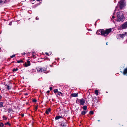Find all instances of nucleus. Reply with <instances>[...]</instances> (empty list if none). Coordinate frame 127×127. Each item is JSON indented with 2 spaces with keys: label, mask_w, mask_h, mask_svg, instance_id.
Listing matches in <instances>:
<instances>
[{
  "label": "nucleus",
  "mask_w": 127,
  "mask_h": 127,
  "mask_svg": "<svg viewBox=\"0 0 127 127\" xmlns=\"http://www.w3.org/2000/svg\"><path fill=\"white\" fill-rule=\"evenodd\" d=\"M112 31V29L111 28L109 29H107L105 30L103 29H101L98 30L96 32V33L98 34H101L104 37H106Z\"/></svg>",
  "instance_id": "f257e3e1"
},
{
  "label": "nucleus",
  "mask_w": 127,
  "mask_h": 127,
  "mask_svg": "<svg viewBox=\"0 0 127 127\" xmlns=\"http://www.w3.org/2000/svg\"><path fill=\"white\" fill-rule=\"evenodd\" d=\"M117 21H123L124 19V17L122 12H120L118 13Z\"/></svg>",
  "instance_id": "f03ea898"
},
{
  "label": "nucleus",
  "mask_w": 127,
  "mask_h": 127,
  "mask_svg": "<svg viewBox=\"0 0 127 127\" xmlns=\"http://www.w3.org/2000/svg\"><path fill=\"white\" fill-rule=\"evenodd\" d=\"M119 3L120 4V7L121 9L123 8L125 6V3L124 0H120Z\"/></svg>",
  "instance_id": "7ed1b4c3"
},
{
  "label": "nucleus",
  "mask_w": 127,
  "mask_h": 127,
  "mask_svg": "<svg viewBox=\"0 0 127 127\" xmlns=\"http://www.w3.org/2000/svg\"><path fill=\"white\" fill-rule=\"evenodd\" d=\"M121 28L122 29H125L127 28V21L122 25Z\"/></svg>",
  "instance_id": "20e7f679"
},
{
  "label": "nucleus",
  "mask_w": 127,
  "mask_h": 127,
  "mask_svg": "<svg viewBox=\"0 0 127 127\" xmlns=\"http://www.w3.org/2000/svg\"><path fill=\"white\" fill-rule=\"evenodd\" d=\"M79 102L80 104L83 105L85 103V100L83 98L81 99L80 100V102Z\"/></svg>",
  "instance_id": "39448f33"
},
{
  "label": "nucleus",
  "mask_w": 127,
  "mask_h": 127,
  "mask_svg": "<svg viewBox=\"0 0 127 127\" xmlns=\"http://www.w3.org/2000/svg\"><path fill=\"white\" fill-rule=\"evenodd\" d=\"M67 123L66 122H64L63 121L62 122L61 124L60 125V126L63 127H66L67 126Z\"/></svg>",
  "instance_id": "423d86ee"
},
{
  "label": "nucleus",
  "mask_w": 127,
  "mask_h": 127,
  "mask_svg": "<svg viewBox=\"0 0 127 127\" xmlns=\"http://www.w3.org/2000/svg\"><path fill=\"white\" fill-rule=\"evenodd\" d=\"M30 62L29 61H27V62L25 64V66L26 67L30 66Z\"/></svg>",
  "instance_id": "0eeeda50"
},
{
  "label": "nucleus",
  "mask_w": 127,
  "mask_h": 127,
  "mask_svg": "<svg viewBox=\"0 0 127 127\" xmlns=\"http://www.w3.org/2000/svg\"><path fill=\"white\" fill-rule=\"evenodd\" d=\"M72 96L74 97H77L78 96V93H73L71 94Z\"/></svg>",
  "instance_id": "6e6552de"
},
{
  "label": "nucleus",
  "mask_w": 127,
  "mask_h": 127,
  "mask_svg": "<svg viewBox=\"0 0 127 127\" xmlns=\"http://www.w3.org/2000/svg\"><path fill=\"white\" fill-rule=\"evenodd\" d=\"M51 111V109L49 108L46 110L45 113L47 114H48Z\"/></svg>",
  "instance_id": "1a4fd4ad"
},
{
  "label": "nucleus",
  "mask_w": 127,
  "mask_h": 127,
  "mask_svg": "<svg viewBox=\"0 0 127 127\" xmlns=\"http://www.w3.org/2000/svg\"><path fill=\"white\" fill-rule=\"evenodd\" d=\"M18 68H14L13 69L12 71L13 72H15L18 70Z\"/></svg>",
  "instance_id": "9d476101"
},
{
  "label": "nucleus",
  "mask_w": 127,
  "mask_h": 127,
  "mask_svg": "<svg viewBox=\"0 0 127 127\" xmlns=\"http://www.w3.org/2000/svg\"><path fill=\"white\" fill-rule=\"evenodd\" d=\"M87 112V111H83L82 112L81 114L82 115H84Z\"/></svg>",
  "instance_id": "9b49d317"
},
{
  "label": "nucleus",
  "mask_w": 127,
  "mask_h": 127,
  "mask_svg": "<svg viewBox=\"0 0 127 127\" xmlns=\"http://www.w3.org/2000/svg\"><path fill=\"white\" fill-rule=\"evenodd\" d=\"M46 68H42V72H43L45 73H47L46 72Z\"/></svg>",
  "instance_id": "f8f14e48"
},
{
  "label": "nucleus",
  "mask_w": 127,
  "mask_h": 127,
  "mask_svg": "<svg viewBox=\"0 0 127 127\" xmlns=\"http://www.w3.org/2000/svg\"><path fill=\"white\" fill-rule=\"evenodd\" d=\"M60 116H57L55 118V119L56 120H58L60 118Z\"/></svg>",
  "instance_id": "ddd939ff"
},
{
  "label": "nucleus",
  "mask_w": 127,
  "mask_h": 127,
  "mask_svg": "<svg viewBox=\"0 0 127 127\" xmlns=\"http://www.w3.org/2000/svg\"><path fill=\"white\" fill-rule=\"evenodd\" d=\"M98 90H95V93L96 94V95H98Z\"/></svg>",
  "instance_id": "4468645a"
},
{
  "label": "nucleus",
  "mask_w": 127,
  "mask_h": 127,
  "mask_svg": "<svg viewBox=\"0 0 127 127\" xmlns=\"http://www.w3.org/2000/svg\"><path fill=\"white\" fill-rule=\"evenodd\" d=\"M87 107L86 106H83V108L84 110H86L87 109Z\"/></svg>",
  "instance_id": "2eb2a0df"
},
{
  "label": "nucleus",
  "mask_w": 127,
  "mask_h": 127,
  "mask_svg": "<svg viewBox=\"0 0 127 127\" xmlns=\"http://www.w3.org/2000/svg\"><path fill=\"white\" fill-rule=\"evenodd\" d=\"M3 103L2 102H0V107H3Z\"/></svg>",
  "instance_id": "dca6fc26"
},
{
  "label": "nucleus",
  "mask_w": 127,
  "mask_h": 127,
  "mask_svg": "<svg viewBox=\"0 0 127 127\" xmlns=\"http://www.w3.org/2000/svg\"><path fill=\"white\" fill-rule=\"evenodd\" d=\"M3 119L5 120H6L7 119V118L6 117L4 116H3Z\"/></svg>",
  "instance_id": "f3484780"
},
{
  "label": "nucleus",
  "mask_w": 127,
  "mask_h": 127,
  "mask_svg": "<svg viewBox=\"0 0 127 127\" xmlns=\"http://www.w3.org/2000/svg\"><path fill=\"white\" fill-rule=\"evenodd\" d=\"M23 61L22 60H21L20 61H17V63H20L21 62H22Z\"/></svg>",
  "instance_id": "a211bd4d"
},
{
  "label": "nucleus",
  "mask_w": 127,
  "mask_h": 127,
  "mask_svg": "<svg viewBox=\"0 0 127 127\" xmlns=\"http://www.w3.org/2000/svg\"><path fill=\"white\" fill-rule=\"evenodd\" d=\"M54 92L55 93H56L57 92H58V90L57 89H55L54 90Z\"/></svg>",
  "instance_id": "6ab92c4d"
},
{
  "label": "nucleus",
  "mask_w": 127,
  "mask_h": 127,
  "mask_svg": "<svg viewBox=\"0 0 127 127\" xmlns=\"http://www.w3.org/2000/svg\"><path fill=\"white\" fill-rule=\"evenodd\" d=\"M38 71L39 72L41 71V72H42V68H39Z\"/></svg>",
  "instance_id": "aec40b11"
},
{
  "label": "nucleus",
  "mask_w": 127,
  "mask_h": 127,
  "mask_svg": "<svg viewBox=\"0 0 127 127\" xmlns=\"http://www.w3.org/2000/svg\"><path fill=\"white\" fill-rule=\"evenodd\" d=\"M12 109L11 108L8 109V112H10L12 111Z\"/></svg>",
  "instance_id": "412c9836"
},
{
  "label": "nucleus",
  "mask_w": 127,
  "mask_h": 127,
  "mask_svg": "<svg viewBox=\"0 0 127 127\" xmlns=\"http://www.w3.org/2000/svg\"><path fill=\"white\" fill-rule=\"evenodd\" d=\"M90 113L91 114H94V112L92 111H90Z\"/></svg>",
  "instance_id": "4be33fe9"
},
{
  "label": "nucleus",
  "mask_w": 127,
  "mask_h": 127,
  "mask_svg": "<svg viewBox=\"0 0 127 127\" xmlns=\"http://www.w3.org/2000/svg\"><path fill=\"white\" fill-rule=\"evenodd\" d=\"M3 125V124L2 123H1L0 124V126L2 127Z\"/></svg>",
  "instance_id": "5701e85b"
},
{
  "label": "nucleus",
  "mask_w": 127,
  "mask_h": 127,
  "mask_svg": "<svg viewBox=\"0 0 127 127\" xmlns=\"http://www.w3.org/2000/svg\"><path fill=\"white\" fill-rule=\"evenodd\" d=\"M15 55H13L12 56H10V58H12L15 56Z\"/></svg>",
  "instance_id": "b1692460"
},
{
  "label": "nucleus",
  "mask_w": 127,
  "mask_h": 127,
  "mask_svg": "<svg viewBox=\"0 0 127 127\" xmlns=\"http://www.w3.org/2000/svg\"><path fill=\"white\" fill-rule=\"evenodd\" d=\"M36 100L35 99H34L33 100V101L34 102H36Z\"/></svg>",
  "instance_id": "393cba45"
},
{
  "label": "nucleus",
  "mask_w": 127,
  "mask_h": 127,
  "mask_svg": "<svg viewBox=\"0 0 127 127\" xmlns=\"http://www.w3.org/2000/svg\"><path fill=\"white\" fill-rule=\"evenodd\" d=\"M58 95H60L59 93H60V94H61L62 95V93H61V92H58Z\"/></svg>",
  "instance_id": "a878e982"
},
{
  "label": "nucleus",
  "mask_w": 127,
  "mask_h": 127,
  "mask_svg": "<svg viewBox=\"0 0 127 127\" xmlns=\"http://www.w3.org/2000/svg\"><path fill=\"white\" fill-rule=\"evenodd\" d=\"M11 86H8V90H9V89H11Z\"/></svg>",
  "instance_id": "bb28decb"
},
{
  "label": "nucleus",
  "mask_w": 127,
  "mask_h": 127,
  "mask_svg": "<svg viewBox=\"0 0 127 127\" xmlns=\"http://www.w3.org/2000/svg\"><path fill=\"white\" fill-rule=\"evenodd\" d=\"M124 35L123 34H120V36L121 37H123V36Z\"/></svg>",
  "instance_id": "cd10ccee"
},
{
  "label": "nucleus",
  "mask_w": 127,
  "mask_h": 127,
  "mask_svg": "<svg viewBox=\"0 0 127 127\" xmlns=\"http://www.w3.org/2000/svg\"><path fill=\"white\" fill-rule=\"evenodd\" d=\"M6 88L7 89H8V85H6Z\"/></svg>",
  "instance_id": "c85d7f7f"
},
{
  "label": "nucleus",
  "mask_w": 127,
  "mask_h": 127,
  "mask_svg": "<svg viewBox=\"0 0 127 127\" xmlns=\"http://www.w3.org/2000/svg\"><path fill=\"white\" fill-rule=\"evenodd\" d=\"M36 20H38L39 19V18H38L37 17L36 18Z\"/></svg>",
  "instance_id": "c756f323"
},
{
  "label": "nucleus",
  "mask_w": 127,
  "mask_h": 127,
  "mask_svg": "<svg viewBox=\"0 0 127 127\" xmlns=\"http://www.w3.org/2000/svg\"><path fill=\"white\" fill-rule=\"evenodd\" d=\"M12 24V22H10L9 23V25H11Z\"/></svg>",
  "instance_id": "7c9ffc66"
},
{
  "label": "nucleus",
  "mask_w": 127,
  "mask_h": 127,
  "mask_svg": "<svg viewBox=\"0 0 127 127\" xmlns=\"http://www.w3.org/2000/svg\"><path fill=\"white\" fill-rule=\"evenodd\" d=\"M50 90H52V87H50Z\"/></svg>",
  "instance_id": "2f4dec72"
},
{
  "label": "nucleus",
  "mask_w": 127,
  "mask_h": 127,
  "mask_svg": "<svg viewBox=\"0 0 127 127\" xmlns=\"http://www.w3.org/2000/svg\"><path fill=\"white\" fill-rule=\"evenodd\" d=\"M8 125V122H7L6 123H5V125Z\"/></svg>",
  "instance_id": "473e14b6"
},
{
  "label": "nucleus",
  "mask_w": 127,
  "mask_h": 127,
  "mask_svg": "<svg viewBox=\"0 0 127 127\" xmlns=\"http://www.w3.org/2000/svg\"><path fill=\"white\" fill-rule=\"evenodd\" d=\"M49 92H50L49 91H47V93H49Z\"/></svg>",
  "instance_id": "72a5a7b5"
},
{
  "label": "nucleus",
  "mask_w": 127,
  "mask_h": 127,
  "mask_svg": "<svg viewBox=\"0 0 127 127\" xmlns=\"http://www.w3.org/2000/svg\"><path fill=\"white\" fill-rule=\"evenodd\" d=\"M45 54H46L47 55H48V56L49 55V54L47 53H46Z\"/></svg>",
  "instance_id": "f704fd0d"
},
{
  "label": "nucleus",
  "mask_w": 127,
  "mask_h": 127,
  "mask_svg": "<svg viewBox=\"0 0 127 127\" xmlns=\"http://www.w3.org/2000/svg\"><path fill=\"white\" fill-rule=\"evenodd\" d=\"M125 35H127V32H126L125 33Z\"/></svg>",
  "instance_id": "c9c22d12"
},
{
  "label": "nucleus",
  "mask_w": 127,
  "mask_h": 127,
  "mask_svg": "<svg viewBox=\"0 0 127 127\" xmlns=\"http://www.w3.org/2000/svg\"><path fill=\"white\" fill-rule=\"evenodd\" d=\"M112 17V18H113V19H114L115 18V17L114 16H113Z\"/></svg>",
  "instance_id": "e433bc0d"
},
{
  "label": "nucleus",
  "mask_w": 127,
  "mask_h": 127,
  "mask_svg": "<svg viewBox=\"0 0 127 127\" xmlns=\"http://www.w3.org/2000/svg\"><path fill=\"white\" fill-rule=\"evenodd\" d=\"M25 95H28V93H25Z\"/></svg>",
  "instance_id": "4c0bfd02"
},
{
  "label": "nucleus",
  "mask_w": 127,
  "mask_h": 127,
  "mask_svg": "<svg viewBox=\"0 0 127 127\" xmlns=\"http://www.w3.org/2000/svg\"><path fill=\"white\" fill-rule=\"evenodd\" d=\"M37 106H36V107H35V110H37Z\"/></svg>",
  "instance_id": "58836bf2"
},
{
  "label": "nucleus",
  "mask_w": 127,
  "mask_h": 127,
  "mask_svg": "<svg viewBox=\"0 0 127 127\" xmlns=\"http://www.w3.org/2000/svg\"><path fill=\"white\" fill-rule=\"evenodd\" d=\"M116 10H115L114 11V13H113V15H114L115 14V12Z\"/></svg>",
  "instance_id": "ea45409f"
},
{
  "label": "nucleus",
  "mask_w": 127,
  "mask_h": 127,
  "mask_svg": "<svg viewBox=\"0 0 127 127\" xmlns=\"http://www.w3.org/2000/svg\"><path fill=\"white\" fill-rule=\"evenodd\" d=\"M8 126H10V124L8 123Z\"/></svg>",
  "instance_id": "a19ab883"
},
{
  "label": "nucleus",
  "mask_w": 127,
  "mask_h": 127,
  "mask_svg": "<svg viewBox=\"0 0 127 127\" xmlns=\"http://www.w3.org/2000/svg\"><path fill=\"white\" fill-rule=\"evenodd\" d=\"M2 97L0 95V99H1Z\"/></svg>",
  "instance_id": "79ce46f5"
},
{
  "label": "nucleus",
  "mask_w": 127,
  "mask_h": 127,
  "mask_svg": "<svg viewBox=\"0 0 127 127\" xmlns=\"http://www.w3.org/2000/svg\"><path fill=\"white\" fill-rule=\"evenodd\" d=\"M60 118H63V117L62 116H60Z\"/></svg>",
  "instance_id": "37998d69"
},
{
  "label": "nucleus",
  "mask_w": 127,
  "mask_h": 127,
  "mask_svg": "<svg viewBox=\"0 0 127 127\" xmlns=\"http://www.w3.org/2000/svg\"><path fill=\"white\" fill-rule=\"evenodd\" d=\"M40 0H36L37 1H39Z\"/></svg>",
  "instance_id": "c03bdc74"
},
{
  "label": "nucleus",
  "mask_w": 127,
  "mask_h": 127,
  "mask_svg": "<svg viewBox=\"0 0 127 127\" xmlns=\"http://www.w3.org/2000/svg\"><path fill=\"white\" fill-rule=\"evenodd\" d=\"M22 117H23L24 116V114H22Z\"/></svg>",
  "instance_id": "a18cd8bd"
},
{
  "label": "nucleus",
  "mask_w": 127,
  "mask_h": 127,
  "mask_svg": "<svg viewBox=\"0 0 127 127\" xmlns=\"http://www.w3.org/2000/svg\"><path fill=\"white\" fill-rule=\"evenodd\" d=\"M12 104V103H10V105H11V104Z\"/></svg>",
  "instance_id": "49530a36"
},
{
  "label": "nucleus",
  "mask_w": 127,
  "mask_h": 127,
  "mask_svg": "<svg viewBox=\"0 0 127 127\" xmlns=\"http://www.w3.org/2000/svg\"><path fill=\"white\" fill-rule=\"evenodd\" d=\"M106 45H108L107 42H106Z\"/></svg>",
  "instance_id": "de8ad7c7"
},
{
  "label": "nucleus",
  "mask_w": 127,
  "mask_h": 127,
  "mask_svg": "<svg viewBox=\"0 0 127 127\" xmlns=\"http://www.w3.org/2000/svg\"><path fill=\"white\" fill-rule=\"evenodd\" d=\"M126 74H127V73H126Z\"/></svg>",
  "instance_id": "09e8293b"
},
{
  "label": "nucleus",
  "mask_w": 127,
  "mask_h": 127,
  "mask_svg": "<svg viewBox=\"0 0 127 127\" xmlns=\"http://www.w3.org/2000/svg\"><path fill=\"white\" fill-rule=\"evenodd\" d=\"M0 49H1V48H0Z\"/></svg>",
  "instance_id": "8fccbe9b"
}]
</instances>
